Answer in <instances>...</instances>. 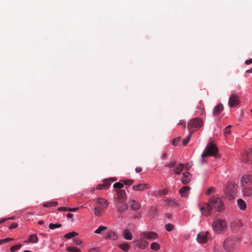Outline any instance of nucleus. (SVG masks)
<instances>
[{
    "instance_id": "nucleus-62",
    "label": "nucleus",
    "mask_w": 252,
    "mask_h": 252,
    "mask_svg": "<svg viewBox=\"0 0 252 252\" xmlns=\"http://www.w3.org/2000/svg\"><path fill=\"white\" fill-rule=\"evenodd\" d=\"M231 126H231V125H229V126H227V127H226L227 128H228V129H229L231 127Z\"/></svg>"
},
{
    "instance_id": "nucleus-5",
    "label": "nucleus",
    "mask_w": 252,
    "mask_h": 252,
    "mask_svg": "<svg viewBox=\"0 0 252 252\" xmlns=\"http://www.w3.org/2000/svg\"><path fill=\"white\" fill-rule=\"evenodd\" d=\"M212 226L215 232L220 233L226 229L227 224L225 220L219 219L214 221Z\"/></svg>"
},
{
    "instance_id": "nucleus-54",
    "label": "nucleus",
    "mask_w": 252,
    "mask_h": 252,
    "mask_svg": "<svg viewBox=\"0 0 252 252\" xmlns=\"http://www.w3.org/2000/svg\"><path fill=\"white\" fill-rule=\"evenodd\" d=\"M245 63L247 65L252 63V59H250L249 60H246L245 61Z\"/></svg>"
},
{
    "instance_id": "nucleus-2",
    "label": "nucleus",
    "mask_w": 252,
    "mask_h": 252,
    "mask_svg": "<svg viewBox=\"0 0 252 252\" xmlns=\"http://www.w3.org/2000/svg\"><path fill=\"white\" fill-rule=\"evenodd\" d=\"M96 203L98 206L94 209V214L95 216H100L102 213L104 212L105 208L108 206V202L102 198H98L96 199Z\"/></svg>"
},
{
    "instance_id": "nucleus-55",
    "label": "nucleus",
    "mask_w": 252,
    "mask_h": 252,
    "mask_svg": "<svg viewBox=\"0 0 252 252\" xmlns=\"http://www.w3.org/2000/svg\"><path fill=\"white\" fill-rule=\"evenodd\" d=\"M88 252H99V251L97 248H93L91 249Z\"/></svg>"
},
{
    "instance_id": "nucleus-31",
    "label": "nucleus",
    "mask_w": 252,
    "mask_h": 252,
    "mask_svg": "<svg viewBox=\"0 0 252 252\" xmlns=\"http://www.w3.org/2000/svg\"><path fill=\"white\" fill-rule=\"evenodd\" d=\"M119 247L120 249H121L122 250H123V251H124L125 252L128 251V249L130 248V246L127 243H123V244H120L119 246Z\"/></svg>"
},
{
    "instance_id": "nucleus-20",
    "label": "nucleus",
    "mask_w": 252,
    "mask_h": 252,
    "mask_svg": "<svg viewBox=\"0 0 252 252\" xmlns=\"http://www.w3.org/2000/svg\"><path fill=\"white\" fill-rule=\"evenodd\" d=\"M189 189L190 188L189 186H184L180 189L179 192L182 196L187 197L188 195Z\"/></svg>"
},
{
    "instance_id": "nucleus-52",
    "label": "nucleus",
    "mask_w": 252,
    "mask_h": 252,
    "mask_svg": "<svg viewBox=\"0 0 252 252\" xmlns=\"http://www.w3.org/2000/svg\"><path fill=\"white\" fill-rule=\"evenodd\" d=\"M159 193L162 195V194H166L167 193V191L166 190V189H163V190H161L160 191H159Z\"/></svg>"
},
{
    "instance_id": "nucleus-29",
    "label": "nucleus",
    "mask_w": 252,
    "mask_h": 252,
    "mask_svg": "<svg viewBox=\"0 0 252 252\" xmlns=\"http://www.w3.org/2000/svg\"><path fill=\"white\" fill-rule=\"evenodd\" d=\"M58 205V202L56 201H51L49 202L44 203L43 206L45 207H50L53 206H56Z\"/></svg>"
},
{
    "instance_id": "nucleus-8",
    "label": "nucleus",
    "mask_w": 252,
    "mask_h": 252,
    "mask_svg": "<svg viewBox=\"0 0 252 252\" xmlns=\"http://www.w3.org/2000/svg\"><path fill=\"white\" fill-rule=\"evenodd\" d=\"M209 232L208 231L201 232L199 233L197 236V240L199 243H205L209 240L210 237L208 236Z\"/></svg>"
},
{
    "instance_id": "nucleus-57",
    "label": "nucleus",
    "mask_w": 252,
    "mask_h": 252,
    "mask_svg": "<svg viewBox=\"0 0 252 252\" xmlns=\"http://www.w3.org/2000/svg\"><path fill=\"white\" fill-rule=\"evenodd\" d=\"M230 132V131L229 129L227 128L226 127H225L224 130V133L225 134H229Z\"/></svg>"
},
{
    "instance_id": "nucleus-37",
    "label": "nucleus",
    "mask_w": 252,
    "mask_h": 252,
    "mask_svg": "<svg viewBox=\"0 0 252 252\" xmlns=\"http://www.w3.org/2000/svg\"><path fill=\"white\" fill-rule=\"evenodd\" d=\"M122 181L126 185H131L134 183V180L131 179H123Z\"/></svg>"
},
{
    "instance_id": "nucleus-59",
    "label": "nucleus",
    "mask_w": 252,
    "mask_h": 252,
    "mask_svg": "<svg viewBox=\"0 0 252 252\" xmlns=\"http://www.w3.org/2000/svg\"><path fill=\"white\" fill-rule=\"evenodd\" d=\"M166 153H164L162 154V156H161V158L162 159H165V158H166Z\"/></svg>"
},
{
    "instance_id": "nucleus-48",
    "label": "nucleus",
    "mask_w": 252,
    "mask_h": 252,
    "mask_svg": "<svg viewBox=\"0 0 252 252\" xmlns=\"http://www.w3.org/2000/svg\"><path fill=\"white\" fill-rule=\"evenodd\" d=\"M78 209V208H68V209H67V211H70V212H75V211H76Z\"/></svg>"
},
{
    "instance_id": "nucleus-33",
    "label": "nucleus",
    "mask_w": 252,
    "mask_h": 252,
    "mask_svg": "<svg viewBox=\"0 0 252 252\" xmlns=\"http://www.w3.org/2000/svg\"><path fill=\"white\" fill-rule=\"evenodd\" d=\"M193 132V130L192 131L189 132V134L187 136L186 138H185L183 140V145H186L189 142L190 138L191 137V134Z\"/></svg>"
},
{
    "instance_id": "nucleus-45",
    "label": "nucleus",
    "mask_w": 252,
    "mask_h": 252,
    "mask_svg": "<svg viewBox=\"0 0 252 252\" xmlns=\"http://www.w3.org/2000/svg\"><path fill=\"white\" fill-rule=\"evenodd\" d=\"M215 189L213 187L210 188L207 190L206 194L209 195L214 191Z\"/></svg>"
},
{
    "instance_id": "nucleus-10",
    "label": "nucleus",
    "mask_w": 252,
    "mask_h": 252,
    "mask_svg": "<svg viewBox=\"0 0 252 252\" xmlns=\"http://www.w3.org/2000/svg\"><path fill=\"white\" fill-rule=\"evenodd\" d=\"M200 210L202 215L208 216L211 214L212 208L209 204L205 203L200 206Z\"/></svg>"
},
{
    "instance_id": "nucleus-19",
    "label": "nucleus",
    "mask_w": 252,
    "mask_h": 252,
    "mask_svg": "<svg viewBox=\"0 0 252 252\" xmlns=\"http://www.w3.org/2000/svg\"><path fill=\"white\" fill-rule=\"evenodd\" d=\"M109 179H106L104 180V183L102 184H99L97 186L96 189L97 190H101V189H107L108 188H109V186L110 185V183L109 182Z\"/></svg>"
},
{
    "instance_id": "nucleus-9",
    "label": "nucleus",
    "mask_w": 252,
    "mask_h": 252,
    "mask_svg": "<svg viewBox=\"0 0 252 252\" xmlns=\"http://www.w3.org/2000/svg\"><path fill=\"white\" fill-rule=\"evenodd\" d=\"M235 240L232 237H228L224 242V248L227 251H231L234 247Z\"/></svg>"
},
{
    "instance_id": "nucleus-40",
    "label": "nucleus",
    "mask_w": 252,
    "mask_h": 252,
    "mask_svg": "<svg viewBox=\"0 0 252 252\" xmlns=\"http://www.w3.org/2000/svg\"><path fill=\"white\" fill-rule=\"evenodd\" d=\"M124 187L123 183L117 182L115 183L113 185V187L115 189H121Z\"/></svg>"
},
{
    "instance_id": "nucleus-58",
    "label": "nucleus",
    "mask_w": 252,
    "mask_h": 252,
    "mask_svg": "<svg viewBox=\"0 0 252 252\" xmlns=\"http://www.w3.org/2000/svg\"><path fill=\"white\" fill-rule=\"evenodd\" d=\"M8 219H2L0 220V224L5 222Z\"/></svg>"
},
{
    "instance_id": "nucleus-44",
    "label": "nucleus",
    "mask_w": 252,
    "mask_h": 252,
    "mask_svg": "<svg viewBox=\"0 0 252 252\" xmlns=\"http://www.w3.org/2000/svg\"><path fill=\"white\" fill-rule=\"evenodd\" d=\"M180 137H177V138H174L173 140V141H172V144L173 145H177V144L178 143V142L180 141Z\"/></svg>"
},
{
    "instance_id": "nucleus-36",
    "label": "nucleus",
    "mask_w": 252,
    "mask_h": 252,
    "mask_svg": "<svg viewBox=\"0 0 252 252\" xmlns=\"http://www.w3.org/2000/svg\"><path fill=\"white\" fill-rule=\"evenodd\" d=\"M106 229H107V227L101 225L95 230L94 233L96 234H100L102 231L105 230Z\"/></svg>"
},
{
    "instance_id": "nucleus-13",
    "label": "nucleus",
    "mask_w": 252,
    "mask_h": 252,
    "mask_svg": "<svg viewBox=\"0 0 252 252\" xmlns=\"http://www.w3.org/2000/svg\"><path fill=\"white\" fill-rule=\"evenodd\" d=\"M116 191H117L118 201L121 203H123L126 199L125 191L123 189Z\"/></svg>"
},
{
    "instance_id": "nucleus-26",
    "label": "nucleus",
    "mask_w": 252,
    "mask_h": 252,
    "mask_svg": "<svg viewBox=\"0 0 252 252\" xmlns=\"http://www.w3.org/2000/svg\"><path fill=\"white\" fill-rule=\"evenodd\" d=\"M237 204L241 210H245L246 209V203L243 199H238L237 200Z\"/></svg>"
},
{
    "instance_id": "nucleus-6",
    "label": "nucleus",
    "mask_w": 252,
    "mask_h": 252,
    "mask_svg": "<svg viewBox=\"0 0 252 252\" xmlns=\"http://www.w3.org/2000/svg\"><path fill=\"white\" fill-rule=\"evenodd\" d=\"M203 125L202 120L198 118L191 119L188 125V129L189 131H192L194 129L200 128Z\"/></svg>"
},
{
    "instance_id": "nucleus-12",
    "label": "nucleus",
    "mask_w": 252,
    "mask_h": 252,
    "mask_svg": "<svg viewBox=\"0 0 252 252\" xmlns=\"http://www.w3.org/2000/svg\"><path fill=\"white\" fill-rule=\"evenodd\" d=\"M239 103V96L236 94H232L228 100V105L230 107L236 106Z\"/></svg>"
},
{
    "instance_id": "nucleus-17",
    "label": "nucleus",
    "mask_w": 252,
    "mask_h": 252,
    "mask_svg": "<svg viewBox=\"0 0 252 252\" xmlns=\"http://www.w3.org/2000/svg\"><path fill=\"white\" fill-rule=\"evenodd\" d=\"M191 174L188 172H185L183 173L181 178V181L184 184H188L190 181Z\"/></svg>"
},
{
    "instance_id": "nucleus-18",
    "label": "nucleus",
    "mask_w": 252,
    "mask_h": 252,
    "mask_svg": "<svg viewBox=\"0 0 252 252\" xmlns=\"http://www.w3.org/2000/svg\"><path fill=\"white\" fill-rule=\"evenodd\" d=\"M223 109V105L221 103L218 104L213 109V114L214 116H218Z\"/></svg>"
},
{
    "instance_id": "nucleus-4",
    "label": "nucleus",
    "mask_w": 252,
    "mask_h": 252,
    "mask_svg": "<svg viewBox=\"0 0 252 252\" xmlns=\"http://www.w3.org/2000/svg\"><path fill=\"white\" fill-rule=\"evenodd\" d=\"M218 151V148L215 144L209 143L207 145L204 151L201 155L202 158L207 156L216 157Z\"/></svg>"
},
{
    "instance_id": "nucleus-1",
    "label": "nucleus",
    "mask_w": 252,
    "mask_h": 252,
    "mask_svg": "<svg viewBox=\"0 0 252 252\" xmlns=\"http://www.w3.org/2000/svg\"><path fill=\"white\" fill-rule=\"evenodd\" d=\"M209 205L217 212H222L224 210V206L221 199L217 196L212 197L209 202Z\"/></svg>"
},
{
    "instance_id": "nucleus-24",
    "label": "nucleus",
    "mask_w": 252,
    "mask_h": 252,
    "mask_svg": "<svg viewBox=\"0 0 252 252\" xmlns=\"http://www.w3.org/2000/svg\"><path fill=\"white\" fill-rule=\"evenodd\" d=\"M166 205L168 207H174L178 205L175 199H167L164 200Z\"/></svg>"
},
{
    "instance_id": "nucleus-39",
    "label": "nucleus",
    "mask_w": 252,
    "mask_h": 252,
    "mask_svg": "<svg viewBox=\"0 0 252 252\" xmlns=\"http://www.w3.org/2000/svg\"><path fill=\"white\" fill-rule=\"evenodd\" d=\"M21 246L22 245L21 244L13 246L10 248V251L12 252H15L16 251L20 249Z\"/></svg>"
},
{
    "instance_id": "nucleus-3",
    "label": "nucleus",
    "mask_w": 252,
    "mask_h": 252,
    "mask_svg": "<svg viewBox=\"0 0 252 252\" xmlns=\"http://www.w3.org/2000/svg\"><path fill=\"white\" fill-rule=\"evenodd\" d=\"M237 185L234 183H230L226 186L224 192L229 200H232L234 198L237 192Z\"/></svg>"
},
{
    "instance_id": "nucleus-30",
    "label": "nucleus",
    "mask_w": 252,
    "mask_h": 252,
    "mask_svg": "<svg viewBox=\"0 0 252 252\" xmlns=\"http://www.w3.org/2000/svg\"><path fill=\"white\" fill-rule=\"evenodd\" d=\"M137 245L139 248L141 249H144L146 248V247L148 245V244L145 241L142 240L140 241H139Z\"/></svg>"
},
{
    "instance_id": "nucleus-15",
    "label": "nucleus",
    "mask_w": 252,
    "mask_h": 252,
    "mask_svg": "<svg viewBox=\"0 0 252 252\" xmlns=\"http://www.w3.org/2000/svg\"><path fill=\"white\" fill-rule=\"evenodd\" d=\"M129 205L131 210L133 211H137L141 207L140 204L134 200H130L129 201Z\"/></svg>"
},
{
    "instance_id": "nucleus-49",
    "label": "nucleus",
    "mask_w": 252,
    "mask_h": 252,
    "mask_svg": "<svg viewBox=\"0 0 252 252\" xmlns=\"http://www.w3.org/2000/svg\"><path fill=\"white\" fill-rule=\"evenodd\" d=\"M66 217L68 218L71 219V221H73L74 219H73V215L72 214L68 213L67 214V215H66Z\"/></svg>"
},
{
    "instance_id": "nucleus-11",
    "label": "nucleus",
    "mask_w": 252,
    "mask_h": 252,
    "mask_svg": "<svg viewBox=\"0 0 252 252\" xmlns=\"http://www.w3.org/2000/svg\"><path fill=\"white\" fill-rule=\"evenodd\" d=\"M142 239L155 240L158 238V235L154 232H144L140 234Z\"/></svg>"
},
{
    "instance_id": "nucleus-38",
    "label": "nucleus",
    "mask_w": 252,
    "mask_h": 252,
    "mask_svg": "<svg viewBox=\"0 0 252 252\" xmlns=\"http://www.w3.org/2000/svg\"><path fill=\"white\" fill-rule=\"evenodd\" d=\"M62 226L61 224L57 223V224H53V223H50L49 225V227L51 229H54L57 228H59Z\"/></svg>"
},
{
    "instance_id": "nucleus-7",
    "label": "nucleus",
    "mask_w": 252,
    "mask_h": 252,
    "mask_svg": "<svg viewBox=\"0 0 252 252\" xmlns=\"http://www.w3.org/2000/svg\"><path fill=\"white\" fill-rule=\"evenodd\" d=\"M240 181L241 185L243 187H248L252 184V176L250 174L243 175Z\"/></svg>"
},
{
    "instance_id": "nucleus-46",
    "label": "nucleus",
    "mask_w": 252,
    "mask_h": 252,
    "mask_svg": "<svg viewBox=\"0 0 252 252\" xmlns=\"http://www.w3.org/2000/svg\"><path fill=\"white\" fill-rule=\"evenodd\" d=\"M17 226H18L17 223H16L15 222H13V223H11V224L10 225V226L9 227V229H12L17 227Z\"/></svg>"
},
{
    "instance_id": "nucleus-27",
    "label": "nucleus",
    "mask_w": 252,
    "mask_h": 252,
    "mask_svg": "<svg viewBox=\"0 0 252 252\" xmlns=\"http://www.w3.org/2000/svg\"><path fill=\"white\" fill-rule=\"evenodd\" d=\"M231 227L232 228H240L243 226V222L240 220H237L231 223Z\"/></svg>"
},
{
    "instance_id": "nucleus-35",
    "label": "nucleus",
    "mask_w": 252,
    "mask_h": 252,
    "mask_svg": "<svg viewBox=\"0 0 252 252\" xmlns=\"http://www.w3.org/2000/svg\"><path fill=\"white\" fill-rule=\"evenodd\" d=\"M150 247L153 250L157 251L159 249V245L157 242H153L151 244Z\"/></svg>"
},
{
    "instance_id": "nucleus-60",
    "label": "nucleus",
    "mask_w": 252,
    "mask_h": 252,
    "mask_svg": "<svg viewBox=\"0 0 252 252\" xmlns=\"http://www.w3.org/2000/svg\"><path fill=\"white\" fill-rule=\"evenodd\" d=\"M38 224L39 225H42V224H43V221H42V220H40V221H39L38 222Z\"/></svg>"
},
{
    "instance_id": "nucleus-28",
    "label": "nucleus",
    "mask_w": 252,
    "mask_h": 252,
    "mask_svg": "<svg viewBox=\"0 0 252 252\" xmlns=\"http://www.w3.org/2000/svg\"><path fill=\"white\" fill-rule=\"evenodd\" d=\"M184 167V165L182 163H180L178 164V165L177 166V167L174 169V171L175 172V173L178 174V175H179L180 174L183 170V168Z\"/></svg>"
},
{
    "instance_id": "nucleus-61",
    "label": "nucleus",
    "mask_w": 252,
    "mask_h": 252,
    "mask_svg": "<svg viewBox=\"0 0 252 252\" xmlns=\"http://www.w3.org/2000/svg\"><path fill=\"white\" fill-rule=\"evenodd\" d=\"M246 72L248 73H252V68L247 70Z\"/></svg>"
},
{
    "instance_id": "nucleus-22",
    "label": "nucleus",
    "mask_w": 252,
    "mask_h": 252,
    "mask_svg": "<svg viewBox=\"0 0 252 252\" xmlns=\"http://www.w3.org/2000/svg\"><path fill=\"white\" fill-rule=\"evenodd\" d=\"M122 235L125 239L131 240L132 239V235L130 230L128 229L124 230Z\"/></svg>"
},
{
    "instance_id": "nucleus-50",
    "label": "nucleus",
    "mask_w": 252,
    "mask_h": 252,
    "mask_svg": "<svg viewBox=\"0 0 252 252\" xmlns=\"http://www.w3.org/2000/svg\"><path fill=\"white\" fill-rule=\"evenodd\" d=\"M68 208L64 207H61L58 208V210L62 211H67Z\"/></svg>"
},
{
    "instance_id": "nucleus-41",
    "label": "nucleus",
    "mask_w": 252,
    "mask_h": 252,
    "mask_svg": "<svg viewBox=\"0 0 252 252\" xmlns=\"http://www.w3.org/2000/svg\"><path fill=\"white\" fill-rule=\"evenodd\" d=\"M14 239L13 238H7L4 239H0V245H2L5 243L8 242L10 241L13 240Z\"/></svg>"
},
{
    "instance_id": "nucleus-25",
    "label": "nucleus",
    "mask_w": 252,
    "mask_h": 252,
    "mask_svg": "<svg viewBox=\"0 0 252 252\" xmlns=\"http://www.w3.org/2000/svg\"><path fill=\"white\" fill-rule=\"evenodd\" d=\"M127 205L126 203H123L117 206V209L120 214H123L127 209Z\"/></svg>"
},
{
    "instance_id": "nucleus-16",
    "label": "nucleus",
    "mask_w": 252,
    "mask_h": 252,
    "mask_svg": "<svg viewBox=\"0 0 252 252\" xmlns=\"http://www.w3.org/2000/svg\"><path fill=\"white\" fill-rule=\"evenodd\" d=\"M104 238L106 239L116 240L117 239L118 236L114 231L109 230L106 233Z\"/></svg>"
},
{
    "instance_id": "nucleus-53",
    "label": "nucleus",
    "mask_w": 252,
    "mask_h": 252,
    "mask_svg": "<svg viewBox=\"0 0 252 252\" xmlns=\"http://www.w3.org/2000/svg\"><path fill=\"white\" fill-rule=\"evenodd\" d=\"M178 125H183L184 127H186V123H185V122L184 121H183V120L180 121V123H179L178 124Z\"/></svg>"
},
{
    "instance_id": "nucleus-64",
    "label": "nucleus",
    "mask_w": 252,
    "mask_h": 252,
    "mask_svg": "<svg viewBox=\"0 0 252 252\" xmlns=\"http://www.w3.org/2000/svg\"><path fill=\"white\" fill-rule=\"evenodd\" d=\"M204 162H205V160L202 158V159H201V162H202V163H204Z\"/></svg>"
},
{
    "instance_id": "nucleus-51",
    "label": "nucleus",
    "mask_w": 252,
    "mask_h": 252,
    "mask_svg": "<svg viewBox=\"0 0 252 252\" xmlns=\"http://www.w3.org/2000/svg\"><path fill=\"white\" fill-rule=\"evenodd\" d=\"M184 167L185 168V169L188 171L191 167V165L189 164V163H187L186 165H185Z\"/></svg>"
},
{
    "instance_id": "nucleus-42",
    "label": "nucleus",
    "mask_w": 252,
    "mask_h": 252,
    "mask_svg": "<svg viewBox=\"0 0 252 252\" xmlns=\"http://www.w3.org/2000/svg\"><path fill=\"white\" fill-rule=\"evenodd\" d=\"M165 228L167 231H171L173 229L174 226L170 223L167 224L165 225Z\"/></svg>"
},
{
    "instance_id": "nucleus-14",
    "label": "nucleus",
    "mask_w": 252,
    "mask_h": 252,
    "mask_svg": "<svg viewBox=\"0 0 252 252\" xmlns=\"http://www.w3.org/2000/svg\"><path fill=\"white\" fill-rule=\"evenodd\" d=\"M149 188V186L147 184H139L132 187V189L135 191H143Z\"/></svg>"
},
{
    "instance_id": "nucleus-63",
    "label": "nucleus",
    "mask_w": 252,
    "mask_h": 252,
    "mask_svg": "<svg viewBox=\"0 0 252 252\" xmlns=\"http://www.w3.org/2000/svg\"><path fill=\"white\" fill-rule=\"evenodd\" d=\"M23 252H32L30 251H28V250H26V251H24Z\"/></svg>"
},
{
    "instance_id": "nucleus-21",
    "label": "nucleus",
    "mask_w": 252,
    "mask_h": 252,
    "mask_svg": "<svg viewBox=\"0 0 252 252\" xmlns=\"http://www.w3.org/2000/svg\"><path fill=\"white\" fill-rule=\"evenodd\" d=\"M242 192L245 196L249 197L252 194V186L251 187H243Z\"/></svg>"
},
{
    "instance_id": "nucleus-56",
    "label": "nucleus",
    "mask_w": 252,
    "mask_h": 252,
    "mask_svg": "<svg viewBox=\"0 0 252 252\" xmlns=\"http://www.w3.org/2000/svg\"><path fill=\"white\" fill-rule=\"evenodd\" d=\"M135 171L137 173H140L142 171V169L140 167H137L135 168Z\"/></svg>"
},
{
    "instance_id": "nucleus-23",
    "label": "nucleus",
    "mask_w": 252,
    "mask_h": 252,
    "mask_svg": "<svg viewBox=\"0 0 252 252\" xmlns=\"http://www.w3.org/2000/svg\"><path fill=\"white\" fill-rule=\"evenodd\" d=\"M38 241V239L35 234L30 235L28 240L25 241V243H36Z\"/></svg>"
},
{
    "instance_id": "nucleus-43",
    "label": "nucleus",
    "mask_w": 252,
    "mask_h": 252,
    "mask_svg": "<svg viewBox=\"0 0 252 252\" xmlns=\"http://www.w3.org/2000/svg\"><path fill=\"white\" fill-rule=\"evenodd\" d=\"M176 162H177L175 160L172 161L170 162V163H169L167 164H165V166L166 167H168V168H172L175 166V165L176 164Z\"/></svg>"
},
{
    "instance_id": "nucleus-32",
    "label": "nucleus",
    "mask_w": 252,
    "mask_h": 252,
    "mask_svg": "<svg viewBox=\"0 0 252 252\" xmlns=\"http://www.w3.org/2000/svg\"><path fill=\"white\" fill-rule=\"evenodd\" d=\"M78 235V234L74 231L71 232L66 234L64 237L67 239H71L75 236Z\"/></svg>"
},
{
    "instance_id": "nucleus-47",
    "label": "nucleus",
    "mask_w": 252,
    "mask_h": 252,
    "mask_svg": "<svg viewBox=\"0 0 252 252\" xmlns=\"http://www.w3.org/2000/svg\"><path fill=\"white\" fill-rule=\"evenodd\" d=\"M73 241L76 244L78 245H80L81 244V241L78 238H74L73 239Z\"/></svg>"
},
{
    "instance_id": "nucleus-34",
    "label": "nucleus",
    "mask_w": 252,
    "mask_h": 252,
    "mask_svg": "<svg viewBox=\"0 0 252 252\" xmlns=\"http://www.w3.org/2000/svg\"><path fill=\"white\" fill-rule=\"evenodd\" d=\"M66 250L69 252H81L78 248L76 247H67Z\"/></svg>"
}]
</instances>
